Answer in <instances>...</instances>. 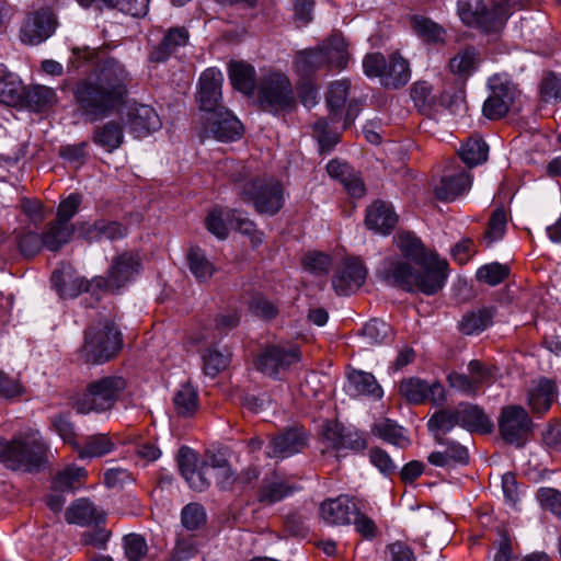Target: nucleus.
<instances>
[{"instance_id": "1", "label": "nucleus", "mask_w": 561, "mask_h": 561, "mask_svg": "<svg viewBox=\"0 0 561 561\" xmlns=\"http://www.w3.org/2000/svg\"><path fill=\"white\" fill-rule=\"evenodd\" d=\"M394 243L402 255L413 262L400 259H387L382 263V279L403 290L424 295H435L446 280L447 262L440 261L436 253L427 251L422 241L411 232H399Z\"/></svg>"}, {"instance_id": "2", "label": "nucleus", "mask_w": 561, "mask_h": 561, "mask_svg": "<svg viewBox=\"0 0 561 561\" xmlns=\"http://www.w3.org/2000/svg\"><path fill=\"white\" fill-rule=\"evenodd\" d=\"M127 82L128 73L119 61L104 60L94 73L80 80L73 89L81 115L90 122L112 115L125 102Z\"/></svg>"}, {"instance_id": "3", "label": "nucleus", "mask_w": 561, "mask_h": 561, "mask_svg": "<svg viewBox=\"0 0 561 561\" xmlns=\"http://www.w3.org/2000/svg\"><path fill=\"white\" fill-rule=\"evenodd\" d=\"M47 444L35 428L22 431L11 440L0 439V461L11 470H38L47 459Z\"/></svg>"}, {"instance_id": "4", "label": "nucleus", "mask_w": 561, "mask_h": 561, "mask_svg": "<svg viewBox=\"0 0 561 561\" xmlns=\"http://www.w3.org/2000/svg\"><path fill=\"white\" fill-rule=\"evenodd\" d=\"M243 174L233 175L238 196L245 203L252 204L255 211L262 215L274 216L284 206L285 190L283 184L273 178H255L243 181Z\"/></svg>"}, {"instance_id": "5", "label": "nucleus", "mask_w": 561, "mask_h": 561, "mask_svg": "<svg viewBox=\"0 0 561 561\" xmlns=\"http://www.w3.org/2000/svg\"><path fill=\"white\" fill-rule=\"evenodd\" d=\"M348 61L347 45L340 33H333L316 48L299 51L295 57L296 71L310 77L323 68L344 69Z\"/></svg>"}, {"instance_id": "6", "label": "nucleus", "mask_w": 561, "mask_h": 561, "mask_svg": "<svg viewBox=\"0 0 561 561\" xmlns=\"http://www.w3.org/2000/svg\"><path fill=\"white\" fill-rule=\"evenodd\" d=\"M121 348V332L112 322L105 320L84 331L80 357L87 364H103L116 356Z\"/></svg>"}, {"instance_id": "7", "label": "nucleus", "mask_w": 561, "mask_h": 561, "mask_svg": "<svg viewBox=\"0 0 561 561\" xmlns=\"http://www.w3.org/2000/svg\"><path fill=\"white\" fill-rule=\"evenodd\" d=\"M126 387L127 381L122 376L101 377L87 386L85 392L76 401L75 409L81 414L110 411Z\"/></svg>"}, {"instance_id": "8", "label": "nucleus", "mask_w": 561, "mask_h": 561, "mask_svg": "<svg viewBox=\"0 0 561 561\" xmlns=\"http://www.w3.org/2000/svg\"><path fill=\"white\" fill-rule=\"evenodd\" d=\"M259 102L270 113L289 112L296 106L293 85L287 76L272 72L259 82Z\"/></svg>"}, {"instance_id": "9", "label": "nucleus", "mask_w": 561, "mask_h": 561, "mask_svg": "<svg viewBox=\"0 0 561 561\" xmlns=\"http://www.w3.org/2000/svg\"><path fill=\"white\" fill-rule=\"evenodd\" d=\"M458 13L465 24L480 27L485 33L499 32L507 19L503 9L489 10L483 0H460Z\"/></svg>"}, {"instance_id": "10", "label": "nucleus", "mask_w": 561, "mask_h": 561, "mask_svg": "<svg viewBox=\"0 0 561 561\" xmlns=\"http://www.w3.org/2000/svg\"><path fill=\"white\" fill-rule=\"evenodd\" d=\"M533 421L520 405L502 408L499 416L501 437L508 444L522 446L533 431Z\"/></svg>"}, {"instance_id": "11", "label": "nucleus", "mask_w": 561, "mask_h": 561, "mask_svg": "<svg viewBox=\"0 0 561 561\" xmlns=\"http://www.w3.org/2000/svg\"><path fill=\"white\" fill-rule=\"evenodd\" d=\"M242 124L226 107L203 117L202 140L213 137L219 141H233L241 136Z\"/></svg>"}, {"instance_id": "12", "label": "nucleus", "mask_w": 561, "mask_h": 561, "mask_svg": "<svg viewBox=\"0 0 561 561\" xmlns=\"http://www.w3.org/2000/svg\"><path fill=\"white\" fill-rule=\"evenodd\" d=\"M140 266L138 254L125 252L113 259L106 277L99 276L93 282L100 289H119L139 273Z\"/></svg>"}, {"instance_id": "13", "label": "nucleus", "mask_w": 561, "mask_h": 561, "mask_svg": "<svg viewBox=\"0 0 561 561\" xmlns=\"http://www.w3.org/2000/svg\"><path fill=\"white\" fill-rule=\"evenodd\" d=\"M57 26L55 14L49 8H41L30 12L20 30L23 44L38 45L49 38Z\"/></svg>"}, {"instance_id": "14", "label": "nucleus", "mask_w": 561, "mask_h": 561, "mask_svg": "<svg viewBox=\"0 0 561 561\" xmlns=\"http://www.w3.org/2000/svg\"><path fill=\"white\" fill-rule=\"evenodd\" d=\"M491 93L483 104V114L490 119H499L505 116L514 105L518 91L508 80L493 77L490 80Z\"/></svg>"}, {"instance_id": "15", "label": "nucleus", "mask_w": 561, "mask_h": 561, "mask_svg": "<svg viewBox=\"0 0 561 561\" xmlns=\"http://www.w3.org/2000/svg\"><path fill=\"white\" fill-rule=\"evenodd\" d=\"M207 230L219 239L228 236V226L249 234L254 230V224L249 218L241 217L237 209H222L216 207L209 211L205 219Z\"/></svg>"}, {"instance_id": "16", "label": "nucleus", "mask_w": 561, "mask_h": 561, "mask_svg": "<svg viewBox=\"0 0 561 561\" xmlns=\"http://www.w3.org/2000/svg\"><path fill=\"white\" fill-rule=\"evenodd\" d=\"M367 270L357 259H346L336 267L332 286L339 296L355 293L365 283Z\"/></svg>"}, {"instance_id": "17", "label": "nucleus", "mask_w": 561, "mask_h": 561, "mask_svg": "<svg viewBox=\"0 0 561 561\" xmlns=\"http://www.w3.org/2000/svg\"><path fill=\"white\" fill-rule=\"evenodd\" d=\"M298 362L299 352L297 348L286 350L279 346H270L260 354L255 366L264 375L277 378Z\"/></svg>"}, {"instance_id": "18", "label": "nucleus", "mask_w": 561, "mask_h": 561, "mask_svg": "<svg viewBox=\"0 0 561 561\" xmlns=\"http://www.w3.org/2000/svg\"><path fill=\"white\" fill-rule=\"evenodd\" d=\"M222 81V73L215 68H208L201 75L197 100L205 115L225 108L219 104Z\"/></svg>"}, {"instance_id": "19", "label": "nucleus", "mask_w": 561, "mask_h": 561, "mask_svg": "<svg viewBox=\"0 0 561 561\" xmlns=\"http://www.w3.org/2000/svg\"><path fill=\"white\" fill-rule=\"evenodd\" d=\"M399 393L412 404H420L426 400L438 404L445 399V389L439 382L428 385L419 378L403 379L399 385Z\"/></svg>"}, {"instance_id": "20", "label": "nucleus", "mask_w": 561, "mask_h": 561, "mask_svg": "<svg viewBox=\"0 0 561 561\" xmlns=\"http://www.w3.org/2000/svg\"><path fill=\"white\" fill-rule=\"evenodd\" d=\"M558 393L556 382L541 377L530 382L527 389V404L534 414L543 415L557 400Z\"/></svg>"}, {"instance_id": "21", "label": "nucleus", "mask_w": 561, "mask_h": 561, "mask_svg": "<svg viewBox=\"0 0 561 561\" xmlns=\"http://www.w3.org/2000/svg\"><path fill=\"white\" fill-rule=\"evenodd\" d=\"M306 444L307 435L301 427L286 428L271 440L266 455L275 458H287L300 453Z\"/></svg>"}, {"instance_id": "22", "label": "nucleus", "mask_w": 561, "mask_h": 561, "mask_svg": "<svg viewBox=\"0 0 561 561\" xmlns=\"http://www.w3.org/2000/svg\"><path fill=\"white\" fill-rule=\"evenodd\" d=\"M472 184L471 174L466 170L446 172L433 186L434 195L443 202H453L467 193Z\"/></svg>"}, {"instance_id": "23", "label": "nucleus", "mask_w": 561, "mask_h": 561, "mask_svg": "<svg viewBox=\"0 0 561 561\" xmlns=\"http://www.w3.org/2000/svg\"><path fill=\"white\" fill-rule=\"evenodd\" d=\"M51 285L62 299L78 297L81 293L88 291L91 286H95L93 279L87 280L77 275L70 266L57 268L51 275Z\"/></svg>"}, {"instance_id": "24", "label": "nucleus", "mask_w": 561, "mask_h": 561, "mask_svg": "<svg viewBox=\"0 0 561 561\" xmlns=\"http://www.w3.org/2000/svg\"><path fill=\"white\" fill-rule=\"evenodd\" d=\"M358 500L347 495L329 499L320 505V516L328 525H348Z\"/></svg>"}, {"instance_id": "25", "label": "nucleus", "mask_w": 561, "mask_h": 561, "mask_svg": "<svg viewBox=\"0 0 561 561\" xmlns=\"http://www.w3.org/2000/svg\"><path fill=\"white\" fill-rule=\"evenodd\" d=\"M127 124L135 137H146L161 127V121L153 107L138 104L128 110Z\"/></svg>"}, {"instance_id": "26", "label": "nucleus", "mask_w": 561, "mask_h": 561, "mask_svg": "<svg viewBox=\"0 0 561 561\" xmlns=\"http://www.w3.org/2000/svg\"><path fill=\"white\" fill-rule=\"evenodd\" d=\"M188 38L190 34L185 27L169 28L162 39L150 50L149 60L157 64L167 61L180 47L187 44Z\"/></svg>"}, {"instance_id": "27", "label": "nucleus", "mask_w": 561, "mask_h": 561, "mask_svg": "<svg viewBox=\"0 0 561 561\" xmlns=\"http://www.w3.org/2000/svg\"><path fill=\"white\" fill-rule=\"evenodd\" d=\"M398 221V216L390 204L377 201L366 209L365 225L369 230L381 234L392 231Z\"/></svg>"}, {"instance_id": "28", "label": "nucleus", "mask_w": 561, "mask_h": 561, "mask_svg": "<svg viewBox=\"0 0 561 561\" xmlns=\"http://www.w3.org/2000/svg\"><path fill=\"white\" fill-rule=\"evenodd\" d=\"M456 408L461 427L480 434H489L493 431V423L480 407L461 402Z\"/></svg>"}, {"instance_id": "29", "label": "nucleus", "mask_w": 561, "mask_h": 561, "mask_svg": "<svg viewBox=\"0 0 561 561\" xmlns=\"http://www.w3.org/2000/svg\"><path fill=\"white\" fill-rule=\"evenodd\" d=\"M442 446H446L445 450L433 451L428 455L427 461L436 467H455L465 466L469 462L468 449L455 442L446 438V443Z\"/></svg>"}, {"instance_id": "30", "label": "nucleus", "mask_w": 561, "mask_h": 561, "mask_svg": "<svg viewBox=\"0 0 561 561\" xmlns=\"http://www.w3.org/2000/svg\"><path fill=\"white\" fill-rule=\"evenodd\" d=\"M457 425H460V420L456 407L436 411L427 422L428 431L433 434L434 440L438 445L446 443L445 435Z\"/></svg>"}, {"instance_id": "31", "label": "nucleus", "mask_w": 561, "mask_h": 561, "mask_svg": "<svg viewBox=\"0 0 561 561\" xmlns=\"http://www.w3.org/2000/svg\"><path fill=\"white\" fill-rule=\"evenodd\" d=\"M83 8L94 5L99 10L116 9L123 13L140 18L147 14L149 0H78Z\"/></svg>"}, {"instance_id": "32", "label": "nucleus", "mask_w": 561, "mask_h": 561, "mask_svg": "<svg viewBox=\"0 0 561 561\" xmlns=\"http://www.w3.org/2000/svg\"><path fill=\"white\" fill-rule=\"evenodd\" d=\"M75 231V226H65L56 220L50 221L41 233L44 249L50 252L60 251L71 241Z\"/></svg>"}, {"instance_id": "33", "label": "nucleus", "mask_w": 561, "mask_h": 561, "mask_svg": "<svg viewBox=\"0 0 561 561\" xmlns=\"http://www.w3.org/2000/svg\"><path fill=\"white\" fill-rule=\"evenodd\" d=\"M411 98L422 113H430L436 105H449L445 95H437L433 92V87L427 81H417L411 87Z\"/></svg>"}, {"instance_id": "34", "label": "nucleus", "mask_w": 561, "mask_h": 561, "mask_svg": "<svg viewBox=\"0 0 561 561\" xmlns=\"http://www.w3.org/2000/svg\"><path fill=\"white\" fill-rule=\"evenodd\" d=\"M411 78L409 62L398 54H392L387 60V68L381 83L387 88L405 85Z\"/></svg>"}, {"instance_id": "35", "label": "nucleus", "mask_w": 561, "mask_h": 561, "mask_svg": "<svg viewBox=\"0 0 561 561\" xmlns=\"http://www.w3.org/2000/svg\"><path fill=\"white\" fill-rule=\"evenodd\" d=\"M93 141L110 152L119 148L124 141L123 125L116 121H108L98 126L93 133Z\"/></svg>"}, {"instance_id": "36", "label": "nucleus", "mask_w": 561, "mask_h": 561, "mask_svg": "<svg viewBox=\"0 0 561 561\" xmlns=\"http://www.w3.org/2000/svg\"><path fill=\"white\" fill-rule=\"evenodd\" d=\"M351 82L348 80H337L332 82L327 93V104L330 111L329 119L331 123L340 121L342 112L350 93Z\"/></svg>"}, {"instance_id": "37", "label": "nucleus", "mask_w": 561, "mask_h": 561, "mask_svg": "<svg viewBox=\"0 0 561 561\" xmlns=\"http://www.w3.org/2000/svg\"><path fill=\"white\" fill-rule=\"evenodd\" d=\"M186 261L190 272L199 283L208 282L216 271L214 263L207 257L204 250L198 247L190 248Z\"/></svg>"}, {"instance_id": "38", "label": "nucleus", "mask_w": 561, "mask_h": 561, "mask_svg": "<svg viewBox=\"0 0 561 561\" xmlns=\"http://www.w3.org/2000/svg\"><path fill=\"white\" fill-rule=\"evenodd\" d=\"M295 488L280 478L264 479L259 490L257 500L265 505H272L293 494Z\"/></svg>"}, {"instance_id": "39", "label": "nucleus", "mask_w": 561, "mask_h": 561, "mask_svg": "<svg viewBox=\"0 0 561 561\" xmlns=\"http://www.w3.org/2000/svg\"><path fill=\"white\" fill-rule=\"evenodd\" d=\"M480 62V54L476 47L468 46L460 49L449 60V69L460 78L471 76Z\"/></svg>"}, {"instance_id": "40", "label": "nucleus", "mask_w": 561, "mask_h": 561, "mask_svg": "<svg viewBox=\"0 0 561 561\" xmlns=\"http://www.w3.org/2000/svg\"><path fill=\"white\" fill-rule=\"evenodd\" d=\"M229 78L234 89L244 94H251L255 88V69L253 66L233 61L229 65Z\"/></svg>"}, {"instance_id": "41", "label": "nucleus", "mask_w": 561, "mask_h": 561, "mask_svg": "<svg viewBox=\"0 0 561 561\" xmlns=\"http://www.w3.org/2000/svg\"><path fill=\"white\" fill-rule=\"evenodd\" d=\"M348 391L352 396L382 397V389L376 378L365 371H353L348 375Z\"/></svg>"}, {"instance_id": "42", "label": "nucleus", "mask_w": 561, "mask_h": 561, "mask_svg": "<svg viewBox=\"0 0 561 561\" xmlns=\"http://www.w3.org/2000/svg\"><path fill=\"white\" fill-rule=\"evenodd\" d=\"M371 433L380 439L400 448H405L410 444L409 438L404 435L403 428L389 419L376 422L371 427Z\"/></svg>"}, {"instance_id": "43", "label": "nucleus", "mask_w": 561, "mask_h": 561, "mask_svg": "<svg viewBox=\"0 0 561 561\" xmlns=\"http://www.w3.org/2000/svg\"><path fill=\"white\" fill-rule=\"evenodd\" d=\"M493 316L489 308L467 312L459 322V330L466 335L479 334L491 325Z\"/></svg>"}, {"instance_id": "44", "label": "nucleus", "mask_w": 561, "mask_h": 561, "mask_svg": "<svg viewBox=\"0 0 561 561\" xmlns=\"http://www.w3.org/2000/svg\"><path fill=\"white\" fill-rule=\"evenodd\" d=\"M459 157L469 169L486 161L489 146L479 137H470L459 149Z\"/></svg>"}, {"instance_id": "45", "label": "nucleus", "mask_w": 561, "mask_h": 561, "mask_svg": "<svg viewBox=\"0 0 561 561\" xmlns=\"http://www.w3.org/2000/svg\"><path fill=\"white\" fill-rule=\"evenodd\" d=\"M99 513L93 503L85 499L77 500L66 512V519L70 524L88 526L99 520Z\"/></svg>"}, {"instance_id": "46", "label": "nucleus", "mask_w": 561, "mask_h": 561, "mask_svg": "<svg viewBox=\"0 0 561 561\" xmlns=\"http://www.w3.org/2000/svg\"><path fill=\"white\" fill-rule=\"evenodd\" d=\"M115 445L105 434L89 436L83 446L76 444L79 458H95L110 454Z\"/></svg>"}, {"instance_id": "47", "label": "nucleus", "mask_w": 561, "mask_h": 561, "mask_svg": "<svg viewBox=\"0 0 561 561\" xmlns=\"http://www.w3.org/2000/svg\"><path fill=\"white\" fill-rule=\"evenodd\" d=\"M24 87L13 73L0 77V103L16 106L23 101Z\"/></svg>"}, {"instance_id": "48", "label": "nucleus", "mask_w": 561, "mask_h": 561, "mask_svg": "<svg viewBox=\"0 0 561 561\" xmlns=\"http://www.w3.org/2000/svg\"><path fill=\"white\" fill-rule=\"evenodd\" d=\"M87 477L84 468L69 466L56 473L53 480V491H73L78 489Z\"/></svg>"}, {"instance_id": "49", "label": "nucleus", "mask_w": 561, "mask_h": 561, "mask_svg": "<svg viewBox=\"0 0 561 561\" xmlns=\"http://www.w3.org/2000/svg\"><path fill=\"white\" fill-rule=\"evenodd\" d=\"M14 238L18 249L24 257H34L44 249L42 234L31 229L14 230Z\"/></svg>"}, {"instance_id": "50", "label": "nucleus", "mask_w": 561, "mask_h": 561, "mask_svg": "<svg viewBox=\"0 0 561 561\" xmlns=\"http://www.w3.org/2000/svg\"><path fill=\"white\" fill-rule=\"evenodd\" d=\"M411 24L414 32L427 43L439 44L446 39V31L427 18L414 16Z\"/></svg>"}, {"instance_id": "51", "label": "nucleus", "mask_w": 561, "mask_h": 561, "mask_svg": "<svg viewBox=\"0 0 561 561\" xmlns=\"http://www.w3.org/2000/svg\"><path fill=\"white\" fill-rule=\"evenodd\" d=\"M174 408L179 415L191 416L198 408L197 391L190 385H182L173 398Z\"/></svg>"}, {"instance_id": "52", "label": "nucleus", "mask_w": 561, "mask_h": 561, "mask_svg": "<svg viewBox=\"0 0 561 561\" xmlns=\"http://www.w3.org/2000/svg\"><path fill=\"white\" fill-rule=\"evenodd\" d=\"M28 105L37 111H46L53 107L57 102V95L54 89L45 85H33L26 93Z\"/></svg>"}, {"instance_id": "53", "label": "nucleus", "mask_w": 561, "mask_h": 561, "mask_svg": "<svg viewBox=\"0 0 561 561\" xmlns=\"http://www.w3.org/2000/svg\"><path fill=\"white\" fill-rule=\"evenodd\" d=\"M506 229V214L503 209L493 211L489 219L488 228L484 232L482 243L485 247L492 245L494 242L501 240Z\"/></svg>"}, {"instance_id": "54", "label": "nucleus", "mask_w": 561, "mask_h": 561, "mask_svg": "<svg viewBox=\"0 0 561 561\" xmlns=\"http://www.w3.org/2000/svg\"><path fill=\"white\" fill-rule=\"evenodd\" d=\"M495 371V367L486 366L478 359H472L468 364V373L478 392H480L483 386L494 382Z\"/></svg>"}, {"instance_id": "55", "label": "nucleus", "mask_w": 561, "mask_h": 561, "mask_svg": "<svg viewBox=\"0 0 561 561\" xmlns=\"http://www.w3.org/2000/svg\"><path fill=\"white\" fill-rule=\"evenodd\" d=\"M229 354L216 348H208L203 355V369L205 375L215 377L229 365Z\"/></svg>"}, {"instance_id": "56", "label": "nucleus", "mask_w": 561, "mask_h": 561, "mask_svg": "<svg viewBox=\"0 0 561 561\" xmlns=\"http://www.w3.org/2000/svg\"><path fill=\"white\" fill-rule=\"evenodd\" d=\"M510 270L497 262L485 264L477 271V279L490 286H495L507 278Z\"/></svg>"}, {"instance_id": "57", "label": "nucleus", "mask_w": 561, "mask_h": 561, "mask_svg": "<svg viewBox=\"0 0 561 561\" xmlns=\"http://www.w3.org/2000/svg\"><path fill=\"white\" fill-rule=\"evenodd\" d=\"M206 513L202 505L190 503L181 512V522L185 529L193 531L206 524Z\"/></svg>"}, {"instance_id": "58", "label": "nucleus", "mask_w": 561, "mask_h": 561, "mask_svg": "<svg viewBox=\"0 0 561 561\" xmlns=\"http://www.w3.org/2000/svg\"><path fill=\"white\" fill-rule=\"evenodd\" d=\"M123 546L128 561H141L148 553L147 541L138 534L124 536Z\"/></svg>"}, {"instance_id": "59", "label": "nucleus", "mask_w": 561, "mask_h": 561, "mask_svg": "<svg viewBox=\"0 0 561 561\" xmlns=\"http://www.w3.org/2000/svg\"><path fill=\"white\" fill-rule=\"evenodd\" d=\"M81 203L82 196L78 193H71L59 203L55 220L65 226H73L70 220L78 213Z\"/></svg>"}, {"instance_id": "60", "label": "nucleus", "mask_w": 561, "mask_h": 561, "mask_svg": "<svg viewBox=\"0 0 561 561\" xmlns=\"http://www.w3.org/2000/svg\"><path fill=\"white\" fill-rule=\"evenodd\" d=\"M356 507V512L352 514V522L355 526V529L366 538L375 537L377 533V526L375 522L367 516L365 503L358 500Z\"/></svg>"}, {"instance_id": "61", "label": "nucleus", "mask_w": 561, "mask_h": 561, "mask_svg": "<svg viewBox=\"0 0 561 561\" xmlns=\"http://www.w3.org/2000/svg\"><path fill=\"white\" fill-rule=\"evenodd\" d=\"M197 553L196 540L191 535H178L175 546L172 549L171 561H187Z\"/></svg>"}, {"instance_id": "62", "label": "nucleus", "mask_w": 561, "mask_h": 561, "mask_svg": "<svg viewBox=\"0 0 561 561\" xmlns=\"http://www.w3.org/2000/svg\"><path fill=\"white\" fill-rule=\"evenodd\" d=\"M88 142L82 141L73 145H65L59 148V156L75 168H80L85 163L88 152Z\"/></svg>"}, {"instance_id": "63", "label": "nucleus", "mask_w": 561, "mask_h": 561, "mask_svg": "<svg viewBox=\"0 0 561 561\" xmlns=\"http://www.w3.org/2000/svg\"><path fill=\"white\" fill-rule=\"evenodd\" d=\"M390 325L379 319L370 320L363 328V335L370 344L382 343L390 335Z\"/></svg>"}, {"instance_id": "64", "label": "nucleus", "mask_w": 561, "mask_h": 561, "mask_svg": "<svg viewBox=\"0 0 561 561\" xmlns=\"http://www.w3.org/2000/svg\"><path fill=\"white\" fill-rule=\"evenodd\" d=\"M540 96L545 102H558L561 100V76L547 75L540 84Z\"/></svg>"}]
</instances>
